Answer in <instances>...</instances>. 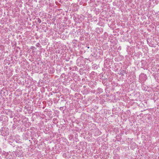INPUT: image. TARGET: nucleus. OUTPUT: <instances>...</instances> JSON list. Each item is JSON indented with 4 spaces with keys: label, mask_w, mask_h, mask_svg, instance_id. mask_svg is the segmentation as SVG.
Instances as JSON below:
<instances>
[{
    "label": "nucleus",
    "mask_w": 159,
    "mask_h": 159,
    "mask_svg": "<svg viewBox=\"0 0 159 159\" xmlns=\"http://www.w3.org/2000/svg\"><path fill=\"white\" fill-rule=\"evenodd\" d=\"M131 91L132 93H131L130 94V96H131L130 98V100L133 101V102H132L131 101H130V105L132 106L133 104L135 106H136L137 105V103L134 102V101L137 98V96L138 95L137 93H135L134 90H132Z\"/></svg>",
    "instance_id": "nucleus-1"
},
{
    "label": "nucleus",
    "mask_w": 159,
    "mask_h": 159,
    "mask_svg": "<svg viewBox=\"0 0 159 159\" xmlns=\"http://www.w3.org/2000/svg\"><path fill=\"white\" fill-rule=\"evenodd\" d=\"M132 75V77L133 78V81L132 82V83H131V84H130V85H131V87L132 88V90H134V89L136 88V84L135 82V80H135L134 79V77H135V75L134 72H131V74L130 73V75Z\"/></svg>",
    "instance_id": "nucleus-2"
},
{
    "label": "nucleus",
    "mask_w": 159,
    "mask_h": 159,
    "mask_svg": "<svg viewBox=\"0 0 159 159\" xmlns=\"http://www.w3.org/2000/svg\"><path fill=\"white\" fill-rule=\"evenodd\" d=\"M139 78L142 81H144L147 79V76L143 73H142L140 75Z\"/></svg>",
    "instance_id": "nucleus-3"
},
{
    "label": "nucleus",
    "mask_w": 159,
    "mask_h": 159,
    "mask_svg": "<svg viewBox=\"0 0 159 159\" xmlns=\"http://www.w3.org/2000/svg\"><path fill=\"white\" fill-rule=\"evenodd\" d=\"M132 144L133 145V146L134 147L133 148L132 147H130V148L132 149H133V148H135L136 145L135 143L134 142Z\"/></svg>",
    "instance_id": "nucleus-4"
},
{
    "label": "nucleus",
    "mask_w": 159,
    "mask_h": 159,
    "mask_svg": "<svg viewBox=\"0 0 159 159\" xmlns=\"http://www.w3.org/2000/svg\"><path fill=\"white\" fill-rule=\"evenodd\" d=\"M31 49H32V50H34L35 49H36V48L32 46L31 48Z\"/></svg>",
    "instance_id": "nucleus-5"
},
{
    "label": "nucleus",
    "mask_w": 159,
    "mask_h": 159,
    "mask_svg": "<svg viewBox=\"0 0 159 159\" xmlns=\"http://www.w3.org/2000/svg\"><path fill=\"white\" fill-rule=\"evenodd\" d=\"M129 54H130V55H132L131 54V53H130Z\"/></svg>",
    "instance_id": "nucleus-6"
},
{
    "label": "nucleus",
    "mask_w": 159,
    "mask_h": 159,
    "mask_svg": "<svg viewBox=\"0 0 159 159\" xmlns=\"http://www.w3.org/2000/svg\"><path fill=\"white\" fill-rule=\"evenodd\" d=\"M147 42H148V43H149V42H148V41H147Z\"/></svg>",
    "instance_id": "nucleus-7"
},
{
    "label": "nucleus",
    "mask_w": 159,
    "mask_h": 159,
    "mask_svg": "<svg viewBox=\"0 0 159 159\" xmlns=\"http://www.w3.org/2000/svg\"><path fill=\"white\" fill-rule=\"evenodd\" d=\"M129 43L131 44V43H130V42H129Z\"/></svg>",
    "instance_id": "nucleus-8"
},
{
    "label": "nucleus",
    "mask_w": 159,
    "mask_h": 159,
    "mask_svg": "<svg viewBox=\"0 0 159 159\" xmlns=\"http://www.w3.org/2000/svg\"><path fill=\"white\" fill-rule=\"evenodd\" d=\"M129 43L131 44V43H130V42H129Z\"/></svg>",
    "instance_id": "nucleus-9"
}]
</instances>
